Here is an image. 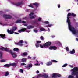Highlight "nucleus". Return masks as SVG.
<instances>
[{
	"instance_id": "obj_1",
	"label": "nucleus",
	"mask_w": 78,
	"mask_h": 78,
	"mask_svg": "<svg viewBox=\"0 0 78 78\" xmlns=\"http://www.w3.org/2000/svg\"><path fill=\"white\" fill-rule=\"evenodd\" d=\"M72 16L73 17H75L76 16V14L73 13H69L68 14L67 17V20L66 22H67L68 24V28L69 29L70 31L72 32L73 34H74L75 35H78V29H76L73 27L72 25H70L71 23H70V21L69 20L70 19V17L68 16Z\"/></svg>"
},
{
	"instance_id": "obj_2",
	"label": "nucleus",
	"mask_w": 78,
	"mask_h": 78,
	"mask_svg": "<svg viewBox=\"0 0 78 78\" xmlns=\"http://www.w3.org/2000/svg\"><path fill=\"white\" fill-rule=\"evenodd\" d=\"M78 67H75L72 69L70 71L71 72V75L68 76V78H74V76H76V78H78Z\"/></svg>"
},
{
	"instance_id": "obj_3",
	"label": "nucleus",
	"mask_w": 78,
	"mask_h": 78,
	"mask_svg": "<svg viewBox=\"0 0 78 78\" xmlns=\"http://www.w3.org/2000/svg\"><path fill=\"white\" fill-rule=\"evenodd\" d=\"M51 44V42H47L44 44L43 45L41 44H40V46L42 48H47L50 46Z\"/></svg>"
},
{
	"instance_id": "obj_4",
	"label": "nucleus",
	"mask_w": 78,
	"mask_h": 78,
	"mask_svg": "<svg viewBox=\"0 0 78 78\" xmlns=\"http://www.w3.org/2000/svg\"><path fill=\"white\" fill-rule=\"evenodd\" d=\"M17 29V27H14L12 28V29H11L10 30L8 29L7 32L9 34H13L14 33V32Z\"/></svg>"
},
{
	"instance_id": "obj_5",
	"label": "nucleus",
	"mask_w": 78,
	"mask_h": 78,
	"mask_svg": "<svg viewBox=\"0 0 78 78\" xmlns=\"http://www.w3.org/2000/svg\"><path fill=\"white\" fill-rule=\"evenodd\" d=\"M33 5L35 6V7L36 8H38V7L39 6V3L37 2L31 3L30 5H28V6H29V7H30V8H34V6Z\"/></svg>"
},
{
	"instance_id": "obj_6",
	"label": "nucleus",
	"mask_w": 78,
	"mask_h": 78,
	"mask_svg": "<svg viewBox=\"0 0 78 78\" xmlns=\"http://www.w3.org/2000/svg\"><path fill=\"white\" fill-rule=\"evenodd\" d=\"M8 51H9L12 57L13 58H16L17 56V54L16 53H14V52H12V51L11 50L9 49V50Z\"/></svg>"
},
{
	"instance_id": "obj_7",
	"label": "nucleus",
	"mask_w": 78,
	"mask_h": 78,
	"mask_svg": "<svg viewBox=\"0 0 78 78\" xmlns=\"http://www.w3.org/2000/svg\"><path fill=\"white\" fill-rule=\"evenodd\" d=\"M11 3L12 4V5H14L17 6H20V5H23V2H18V3H16L15 2H11Z\"/></svg>"
},
{
	"instance_id": "obj_8",
	"label": "nucleus",
	"mask_w": 78,
	"mask_h": 78,
	"mask_svg": "<svg viewBox=\"0 0 78 78\" xmlns=\"http://www.w3.org/2000/svg\"><path fill=\"white\" fill-rule=\"evenodd\" d=\"M23 40H20L18 43H15V44L19 45L21 47H22L23 46Z\"/></svg>"
},
{
	"instance_id": "obj_9",
	"label": "nucleus",
	"mask_w": 78,
	"mask_h": 78,
	"mask_svg": "<svg viewBox=\"0 0 78 78\" xmlns=\"http://www.w3.org/2000/svg\"><path fill=\"white\" fill-rule=\"evenodd\" d=\"M3 17L6 19H11L12 18V16H11L6 14H4Z\"/></svg>"
},
{
	"instance_id": "obj_10",
	"label": "nucleus",
	"mask_w": 78,
	"mask_h": 78,
	"mask_svg": "<svg viewBox=\"0 0 78 78\" xmlns=\"http://www.w3.org/2000/svg\"><path fill=\"white\" fill-rule=\"evenodd\" d=\"M1 50H5L6 51H9V48H4L3 47H1L0 48Z\"/></svg>"
},
{
	"instance_id": "obj_11",
	"label": "nucleus",
	"mask_w": 78,
	"mask_h": 78,
	"mask_svg": "<svg viewBox=\"0 0 78 78\" xmlns=\"http://www.w3.org/2000/svg\"><path fill=\"white\" fill-rule=\"evenodd\" d=\"M49 50H57V47L56 46H50L49 48Z\"/></svg>"
},
{
	"instance_id": "obj_12",
	"label": "nucleus",
	"mask_w": 78,
	"mask_h": 78,
	"mask_svg": "<svg viewBox=\"0 0 78 78\" xmlns=\"http://www.w3.org/2000/svg\"><path fill=\"white\" fill-rule=\"evenodd\" d=\"M21 22H22V23H26V22H25L24 21H21V20H17L16 21L15 23H21Z\"/></svg>"
},
{
	"instance_id": "obj_13",
	"label": "nucleus",
	"mask_w": 78,
	"mask_h": 78,
	"mask_svg": "<svg viewBox=\"0 0 78 78\" xmlns=\"http://www.w3.org/2000/svg\"><path fill=\"white\" fill-rule=\"evenodd\" d=\"M43 78H48V75H46L45 74H41L40 75Z\"/></svg>"
},
{
	"instance_id": "obj_14",
	"label": "nucleus",
	"mask_w": 78,
	"mask_h": 78,
	"mask_svg": "<svg viewBox=\"0 0 78 78\" xmlns=\"http://www.w3.org/2000/svg\"><path fill=\"white\" fill-rule=\"evenodd\" d=\"M27 30L26 28L23 29L19 30L18 32L20 33H22V32H24V31H25V30Z\"/></svg>"
},
{
	"instance_id": "obj_15",
	"label": "nucleus",
	"mask_w": 78,
	"mask_h": 78,
	"mask_svg": "<svg viewBox=\"0 0 78 78\" xmlns=\"http://www.w3.org/2000/svg\"><path fill=\"white\" fill-rule=\"evenodd\" d=\"M0 37L1 38H2V39H5L6 38L5 35V34H0Z\"/></svg>"
},
{
	"instance_id": "obj_16",
	"label": "nucleus",
	"mask_w": 78,
	"mask_h": 78,
	"mask_svg": "<svg viewBox=\"0 0 78 78\" xmlns=\"http://www.w3.org/2000/svg\"><path fill=\"white\" fill-rule=\"evenodd\" d=\"M52 78H56L57 77V73H53L52 74Z\"/></svg>"
},
{
	"instance_id": "obj_17",
	"label": "nucleus",
	"mask_w": 78,
	"mask_h": 78,
	"mask_svg": "<svg viewBox=\"0 0 78 78\" xmlns=\"http://www.w3.org/2000/svg\"><path fill=\"white\" fill-rule=\"evenodd\" d=\"M27 55H28V53L27 52H24L21 54V55L22 56H26Z\"/></svg>"
},
{
	"instance_id": "obj_18",
	"label": "nucleus",
	"mask_w": 78,
	"mask_h": 78,
	"mask_svg": "<svg viewBox=\"0 0 78 78\" xmlns=\"http://www.w3.org/2000/svg\"><path fill=\"white\" fill-rule=\"evenodd\" d=\"M27 58H23L21 59V61L23 62H25L26 61H27Z\"/></svg>"
},
{
	"instance_id": "obj_19",
	"label": "nucleus",
	"mask_w": 78,
	"mask_h": 78,
	"mask_svg": "<svg viewBox=\"0 0 78 78\" xmlns=\"http://www.w3.org/2000/svg\"><path fill=\"white\" fill-rule=\"evenodd\" d=\"M33 28H34V26L32 25H29L27 27V29H31Z\"/></svg>"
},
{
	"instance_id": "obj_20",
	"label": "nucleus",
	"mask_w": 78,
	"mask_h": 78,
	"mask_svg": "<svg viewBox=\"0 0 78 78\" xmlns=\"http://www.w3.org/2000/svg\"><path fill=\"white\" fill-rule=\"evenodd\" d=\"M69 53H70V54H72V55L74 54V53H75V50L74 49H73L72 51H70Z\"/></svg>"
},
{
	"instance_id": "obj_21",
	"label": "nucleus",
	"mask_w": 78,
	"mask_h": 78,
	"mask_svg": "<svg viewBox=\"0 0 78 78\" xmlns=\"http://www.w3.org/2000/svg\"><path fill=\"white\" fill-rule=\"evenodd\" d=\"M51 64H52V62H49L46 64L47 66H50Z\"/></svg>"
},
{
	"instance_id": "obj_22",
	"label": "nucleus",
	"mask_w": 78,
	"mask_h": 78,
	"mask_svg": "<svg viewBox=\"0 0 78 78\" xmlns=\"http://www.w3.org/2000/svg\"><path fill=\"white\" fill-rule=\"evenodd\" d=\"M10 66H16L17 65L16 63H10Z\"/></svg>"
},
{
	"instance_id": "obj_23",
	"label": "nucleus",
	"mask_w": 78,
	"mask_h": 78,
	"mask_svg": "<svg viewBox=\"0 0 78 78\" xmlns=\"http://www.w3.org/2000/svg\"><path fill=\"white\" fill-rule=\"evenodd\" d=\"M57 44H58V47H62V44H61V43H60V42H58Z\"/></svg>"
},
{
	"instance_id": "obj_24",
	"label": "nucleus",
	"mask_w": 78,
	"mask_h": 78,
	"mask_svg": "<svg viewBox=\"0 0 78 78\" xmlns=\"http://www.w3.org/2000/svg\"><path fill=\"white\" fill-rule=\"evenodd\" d=\"M52 24H48V25H47L45 26V27H51V26H53Z\"/></svg>"
},
{
	"instance_id": "obj_25",
	"label": "nucleus",
	"mask_w": 78,
	"mask_h": 78,
	"mask_svg": "<svg viewBox=\"0 0 78 78\" xmlns=\"http://www.w3.org/2000/svg\"><path fill=\"white\" fill-rule=\"evenodd\" d=\"M4 66L5 67H9L11 65L10 63L9 64H6Z\"/></svg>"
},
{
	"instance_id": "obj_26",
	"label": "nucleus",
	"mask_w": 78,
	"mask_h": 78,
	"mask_svg": "<svg viewBox=\"0 0 78 78\" xmlns=\"http://www.w3.org/2000/svg\"><path fill=\"white\" fill-rule=\"evenodd\" d=\"M19 49L17 48H15L13 49V51H18Z\"/></svg>"
},
{
	"instance_id": "obj_27",
	"label": "nucleus",
	"mask_w": 78,
	"mask_h": 78,
	"mask_svg": "<svg viewBox=\"0 0 78 78\" xmlns=\"http://www.w3.org/2000/svg\"><path fill=\"white\" fill-rule=\"evenodd\" d=\"M40 30L42 31H46V30L44 28H40Z\"/></svg>"
},
{
	"instance_id": "obj_28",
	"label": "nucleus",
	"mask_w": 78,
	"mask_h": 78,
	"mask_svg": "<svg viewBox=\"0 0 78 78\" xmlns=\"http://www.w3.org/2000/svg\"><path fill=\"white\" fill-rule=\"evenodd\" d=\"M2 56H3V53L0 51V58H2Z\"/></svg>"
},
{
	"instance_id": "obj_29",
	"label": "nucleus",
	"mask_w": 78,
	"mask_h": 78,
	"mask_svg": "<svg viewBox=\"0 0 78 78\" xmlns=\"http://www.w3.org/2000/svg\"><path fill=\"white\" fill-rule=\"evenodd\" d=\"M9 75V72L8 71L6 72L5 74V76H8Z\"/></svg>"
},
{
	"instance_id": "obj_30",
	"label": "nucleus",
	"mask_w": 78,
	"mask_h": 78,
	"mask_svg": "<svg viewBox=\"0 0 78 78\" xmlns=\"http://www.w3.org/2000/svg\"><path fill=\"white\" fill-rule=\"evenodd\" d=\"M61 75L60 74L57 73V77H61Z\"/></svg>"
},
{
	"instance_id": "obj_31",
	"label": "nucleus",
	"mask_w": 78,
	"mask_h": 78,
	"mask_svg": "<svg viewBox=\"0 0 78 78\" xmlns=\"http://www.w3.org/2000/svg\"><path fill=\"white\" fill-rule=\"evenodd\" d=\"M28 66L29 67H30V68H31L32 67L33 65L31 64H29Z\"/></svg>"
},
{
	"instance_id": "obj_32",
	"label": "nucleus",
	"mask_w": 78,
	"mask_h": 78,
	"mask_svg": "<svg viewBox=\"0 0 78 78\" xmlns=\"http://www.w3.org/2000/svg\"><path fill=\"white\" fill-rule=\"evenodd\" d=\"M35 46L37 48H38V47H39V44L36 43L35 44Z\"/></svg>"
},
{
	"instance_id": "obj_33",
	"label": "nucleus",
	"mask_w": 78,
	"mask_h": 78,
	"mask_svg": "<svg viewBox=\"0 0 78 78\" xmlns=\"http://www.w3.org/2000/svg\"><path fill=\"white\" fill-rule=\"evenodd\" d=\"M40 39L42 41H44V37L42 36H41L40 37Z\"/></svg>"
},
{
	"instance_id": "obj_34",
	"label": "nucleus",
	"mask_w": 78,
	"mask_h": 78,
	"mask_svg": "<svg viewBox=\"0 0 78 78\" xmlns=\"http://www.w3.org/2000/svg\"><path fill=\"white\" fill-rule=\"evenodd\" d=\"M36 15H34V16H31L30 17V19H34L35 17H36Z\"/></svg>"
},
{
	"instance_id": "obj_35",
	"label": "nucleus",
	"mask_w": 78,
	"mask_h": 78,
	"mask_svg": "<svg viewBox=\"0 0 78 78\" xmlns=\"http://www.w3.org/2000/svg\"><path fill=\"white\" fill-rule=\"evenodd\" d=\"M1 62H6V60H5L2 59L1 60Z\"/></svg>"
},
{
	"instance_id": "obj_36",
	"label": "nucleus",
	"mask_w": 78,
	"mask_h": 78,
	"mask_svg": "<svg viewBox=\"0 0 78 78\" xmlns=\"http://www.w3.org/2000/svg\"><path fill=\"white\" fill-rule=\"evenodd\" d=\"M67 66V64H65L62 66V67H66Z\"/></svg>"
},
{
	"instance_id": "obj_37",
	"label": "nucleus",
	"mask_w": 78,
	"mask_h": 78,
	"mask_svg": "<svg viewBox=\"0 0 78 78\" xmlns=\"http://www.w3.org/2000/svg\"><path fill=\"white\" fill-rule=\"evenodd\" d=\"M41 19H42L41 18H40V17H39L38 18V22H40V21H41Z\"/></svg>"
},
{
	"instance_id": "obj_38",
	"label": "nucleus",
	"mask_w": 78,
	"mask_h": 78,
	"mask_svg": "<svg viewBox=\"0 0 78 78\" xmlns=\"http://www.w3.org/2000/svg\"><path fill=\"white\" fill-rule=\"evenodd\" d=\"M20 72L23 73V70L22 69H20Z\"/></svg>"
},
{
	"instance_id": "obj_39",
	"label": "nucleus",
	"mask_w": 78,
	"mask_h": 78,
	"mask_svg": "<svg viewBox=\"0 0 78 78\" xmlns=\"http://www.w3.org/2000/svg\"><path fill=\"white\" fill-rule=\"evenodd\" d=\"M36 42L37 44H40V43H41V41H36Z\"/></svg>"
},
{
	"instance_id": "obj_40",
	"label": "nucleus",
	"mask_w": 78,
	"mask_h": 78,
	"mask_svg": "<svg viewBox=\"0 0 78 78\" xmlns=\"http://www.w3.org/2000/svg\"><path fill=\"white\" fill-rule=\"evenodd\" d=\"M34 31L35 33H37V32H38V30L36 29H34Z\"/></svg>"
},
{
	"instance_id": "obj_41",
	"label": "nucleus",
	"mask_w": 78,
	"mask_h": 78,
	"mask_svg": "<svg viewBox=\"0 0 78 78\" xmlns=\"http://www.w3.org/2000/svg\"><path fill=\"white\" fill-rule=\"evenodd\" d=\"M34 23L35 24H37V21H36V20H35L34 21Z\"/></svg>"
},
{
	"instance_id": "obj_42",
	"label": "nucleus",
	"mask_w": 78,
	"mask_h": 78,
	"mask_svg": "<svg viewBox=\"0 0 78 78\" xmlns=\"http://www.w3.org/2000/svg\"><path fill=\"white\" fill-rule=\"evenodd\" d=\"M44 23H45V24H49V22H48V21H45L44 22Z\"/></svg>"
},
{
	"instance_id": "obj_43",
	"label": "nucleus",
	"mask_w": 78,
	"mask_h": 78,
	"mask_svg": "<svg viewBox=\"0 0 78 78\" xmlns=\"http://www.w3.org/2000/svg\"><path fill=\"white\" fill-rule=\"evenodd\" d=\"M0 25H2L3 26H5V25L3 23L1 22H0Z\"/></svg>"
},
{
	"instance_id": "obj_44",
	"label": "nucleus",
	"mask_w": 78,
	"mask_h": 78,
	"mask_svg": "<svg viewBox=\"0 0 78 78\" xmlns=\"http://www.w3.org/2000/svg\"><path fill=\"white\" fill-rule=\"evenodd\" d=\"M30 68L28 66H27L26 67V69H27V70H30Z\"/></svg>"
},
{
	"instance_id": "obj_45",
	"label": "nucleus",
	"mask_w": 78,
	"mask_h": 78,
	"mask_svg": "<svg viewBox=\"0 0 78 78\" xmlns=\"http://www.w3.org/2000/svg\"><path fill=\"white\" fill-rule=\"evenodd\" d=\"M66 51H69V48L68 47H66Z\"/></svg>"
},
{
	"instance_id": "obj_46",
	"label": "nucleus",
	"mask_w": 78,
	"mask_h": 78,
	"mask_svg": "<svg viewBox=\"0 0 78 78\" xmlns=\"http://www.w3.org/2000/svg\"><path fill=\"white\" fill-rule=\"evenodd\" d=\"M35 66H40V64L39 63L34 64Z\"/></svg>"
},
{
	"instance_id": "obj_47",
	"label": "nucleus",
	"mask_w": 78,
	"mask_h": 78,
	"mask_svg": "<svg viewBox=\"0 0 78 78\" xmlns=\"http://www.w3.org/2000/svg\"><path fill=\"white\" fill-rule=\"evenodd\" d=\"M34 14V13L32 12L30 14H29L30 16H33Z\"/></svg>"
},
{
	"instance_id": "obj_48",
	"label": "nucleus",
	"mask_w": 78,
	"mask_h": 78,
	"mask_svg": "<svg viewBox=\"0 0 78 78\" xmlns=\"http://www.w3.org/2000/svg\"><path fill=\"white\" fill-rule=\"evenodd\" d=\"M52 61L53 62H58V61H57L56 60H52Z\"/></svg>"
},
{
	"instance_id": "obj_49",
	"label": "nucleus",
	"mask_w": 78,
	"mask_h": 78,
	"mask_svg": "<svg viewBox=\"0 0 78 78\" xmlns=\"http://www.w3.org/2000/svg\"><path fill=\"white\" fill-rule=\"evenodd\" d=\"M21 66H25L26 65V64L24 63H21Z\"/></svg>"
},
{
	"instance_id": "obj_50",
	"label": "nucleus",
	"mask_w": 78,
	"mask_h": 78,
	"mask_svg": "<svg viewBox=\"0 0 78 78\" xmlns=\"http://www.w3.org/2000/svg\"><path fill=\"white\" fill-rule=\"evenodd\" d=\"M69 67L71 68H73V65H69Z\"/></svg>"
},
{
	"instance_id": "obj_51",
	"label": "nucleus",
	"mask_w": 78,
	"mask_h": 78,
	"mask_svg": "<svg viewBox=\"0 0 78 78\" xmlns=\"http://www.w3.org/2000/svg\"><path fill=\"white\" fill-rule=\"evenodd\" d=\"M16 78H20V76H16Z\"/></svg>"
},
{
	"instance_id": "obj_52",
	"label": "nucleus",
	"mask_w": 78,
	"mask_h": 78,
	"mask_svg": "<svg viewBox=\"0 0 78 78\" xmlns=\"http://www.w3.org/2000/svg\"><path fill=\"white\" fill-rule=\"evenodd\" d=\"M48 30L49 32H50V28H48Z\"/></svg>"
},
{
	"instance_id": "obj_53",
	"label": "nucleus",
	"mask_w": 78,
	"mask_h": 78,
	"mask_svg": "<svg viewBox=\"0 0 78 78\" xmlns=\"http://www.w3.org/2000/svg\"><path fill=\"white\" fill-rule=\"evenodd\" d=\"M40 76H41V75H39V76H38L37 77V78H40V77H40Z\"/></svg>"
},
{
	"instance_id": "obj_54",
	"label": "nucleus",
	"mask_w": 78,
	"mask_h": 78,
	"mask_svg": "<svg viewBox=\"0 0 78 78\" xmlns=\"http://www.w3.org/2000/svg\"><path fill=\"white\" fill-rule=\"evenodd\" d=\"M51 37H52V38H53L54 37H55V35H53V36H51Z\"/></svg>"
},
{
	"instance_id": "obj_55",
	"label": "nucleus",
	"mask_w": 78,
	"mask_h": 78,
	"mask_svg": "<svg viewBox=\"0 0 78 78\" xmlns=\"http://www.w3.org/2000/svg\"><path fill=\"white\" fill-rule=\"evenodd\" d=\"M58 8H59L60 7V5L59 4L58 5Z\"/></svg>"
},
{
	"instance_id": "obj_56",
	"label": "nucleus",
	"mask_w": 78,
	"mask_h": 78,
	"mask_svg": "<svg viewBox=\"0 0 78 78\" xmlns=\"http://www.w3.org/2000/svg\"><path fill=\"white\" fill-rule=\"evenodd\" d=\"M24 26H26V27H27V24H24Z\"/></svg>"
},
{
	"instance_id": "obj_57",
	"label": "nucleus",
	"mask_w": 78,
	"mask_h": 78,
	"mask_svg": "<svg viewBox=\"0 0 78 78\" xmlns=\"http://www.w3.org/2000/svg\"><path fill=\"white\" fill-rule=\"evenodd\" d=\"M39 73V71L38 70L37 71V73Z\"/></svg>"
},
{
	"instance_id": "obj_58",
	"label": "nucleus",
	"mask_w": 78,
	"mask_h": 78,
	"mask_svg": "<svg viewBox=\"0 0 78 78\" xmlns=\"http://www.w3.org/2000/svg\"><path fill=\"white\" fill-rule=\"evenodd\" d=\"M15 34H19V33H17V32H15Z\"/></svg>"
},
{
	"instance_id": "obj_59",
	"label": "nucleus",
	"mask_w": 78,
	"mask_h": 78,
	"mask_svg": "<svg viewBox=\"0 0 78 78\" xmlns=\"http://www.w3.org/2000/svg\"><path fill=\"white\" fill-rule=\"evenodd\" d=\"M41 64L42 65L43 64V63L42 62H40Z\"/></svg>"
},
{
	"instance_id": "obj_60",
	"label": "nucleus",
	"mask_w": 78,
	"mask_h": 78,
	"mask_svg": "<svg viewBox=\"0 0 78 78\" xmlns=\"http://www.w3.org/2000/svg\"><path fill=\"white\" fill-rule=\"evenodd\" d=\"M31 58V57L30 56H28V58Z\"/></svg>"
},
{
	"instance_id": "obj_61",
	"label": "nucleus",
	"mask_w": 78,
	"mask_h": 78,
	"mask_svg": "<svg viewBox=\"0 0 78 78\" xmlns=\"http://www.w3.org/2000/svg\"><path fill=\"white\" fill-rule=\"evenodd\" d=\"M12 70H14V69L12 68Z\"/></svg>"
},
{
	"instance_id": "obj_62",
	"label": "nucleus",
	"mask_w": 78,
	"mask_h": 78,
	"mask_svg": "<svg viewBox=\"0 0 78 78\" xmlns=\"http://www.w3.org/2000/svg\"><path fill=\"white\" fill-rule=\"evenodd\" d=\"M36 61L37 63H38V61L37 60H36Z\"/></svg>"
},
{
	"instance_id": "obj_63",
	"label": "nucleus",
	"mask_w": 78,
	"mask_h": 78,
	"mask_svg": "<svg viewBox=\"0 0 78 78\" xmlns=\"http://www.w3.org/2000/svg\"><path fill=\"white\" fill-rule=\"evenodd\" d=\"M25 44H27V42H26V41H25Z\"/></svg>"
},
{
	"instance_id": "obj_64",
	"label": "nucleus",
	"mask_w": 78,
	"mask_h": 78,
	"mask_svg": "<svg viewBox=\"0 0 78 78\" xmlns=\"http://www.w3.org/2000/svg\"><path fill=\"white\" fill-rule=\"evenodd\" d=\"M33 59H35V58H36V57H34V58H33Z\"/></svg>"
}]
</instances>
